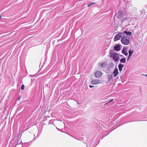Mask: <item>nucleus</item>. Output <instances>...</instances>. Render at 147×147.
I'll return each mask as SVG.
<instances>
[{
    "label": "nucleus",
    "mask_w": 147,
    "mask_h": 147,
    "mask_svg": "<svg viewBox=\"0 0 147 147\" xmlns=\"http://www.w3.org/2000/svg\"><path fill=\"white\" fill-rule=\"evenodd\" d=\"M119 72L118 69L115 68L113 73V75L114 77H116L118 74Z\"/></svg>",
    "instance_id": "1a4fd4ad"
},
{
    "label": "nucleus",
    "mask_w": 147,
    "mask_h": 147,
    "mask_svg": "<svg viewBox=\"0 0 147 147\" xmlns=\"http://www.w3.org/2000/svg\"><path fill=\"white\" fill-rule=\"evenodd\" d=\"M123 12L122 10H121L119 11L118 12V14H117L116 17H117L119 19L121 20V16L123 14Z\"/></svg>",
    "instance_id": "0eeeda50"
},
{
    "label": "nucleus",
    "mask_w": 147,
    "mask_h": 147,
    "mask_svg": "<svg viewBox=\"0 0 147 147\" xmlns=\"http://www.w3.org/2000/svg\"><path fill=\"white\" fill-rule=\"evenodd\" d=\"M109 53L110 57H112L114 61L116 62L118 61L119 57L117 53L113 54V51L112 50H110Z\"/></svg>",
    "instance_id": "f03ea898"
},
{
    "label": "nucleus",
    "mask_w": 147,
    "mask_h": 147,
    "mask_svg": "<svg viewBox=\"0 0 147 147\" xmlns=\"http://www.w3.org/2000/svg\"><path fill=\"white\" fill-rule=\"evenodd\" d=\"M123 32V34L124 33H125L126 34V35H127L131 36L132 34V33L131 32H128L127 31L125 30L123 32Z\"/></svg>",
    "instance_id": "ddd939ff"
},
{
    "label": "nucleus",
    "mask_w": 147,
    "mask_h": 147,
    "mask_svg": "<svg viewBox=\"0 0 147 147\" xmlns=\"http://www.w3.org/2000/svg\"><path fill=\"white\" fill-rule=\"evenodd\" d=\"M130 57L131 56H129H129L127 58V61H128L129 60V58H130Z\"/></svg>",
    "instance_id": "aec40b11"
},
{
    "label": "nucleus",
    "mask_w": 147,
    "mask_h": 147,
    "mask_svg": "<svg viewBox=\"0 0 147 147\" xmlns=\"http://www.w3.org/2000/svg\"><path fill=\"white\" fill-rule=\"evenodd\" d=\"M114 49L117 51H118L120 50V46L119 45H117L114 46Z\"/></svg>",
    "instance_id": "9d476101"
},
{
    "label": "nucleus",
    "mask_w": 147,
    "mask_h": 147,
    "mask_svg": "<svg viewBox=\"0 0 147 147\" xmlns=\"http://www.w3.org/2000/svg\"><path fill=\"white\" fill-rule=\"evenodd\" d=\"M129 16H127L125 15H124L122 17H121V20L123 22L125 20H129Z\"/></svg>",
    "instance_id": "6e6552de"
},
{
    "label": "nucleus",
    "mask_w": 147,
    "mask_h": 147,
    "mask_svg": "<svg viewBox=\"0 0 147 147\" xmlns=\"http://www.w3.org/2000/svg\"><path fill=\"white\" fill-rule=\"evenodd\" d=\"M23 132V131H21L20 132V133H21V134H22Z\"/></svg>",
    "instance_id": "393cba45"
},
{
    "label": "nucleus",
    "mask_w": 147,
    "mask_h": 147,
    "mask_svg": "<svg viewBox=\"0 0 147 147\" xmlns=\"http://www.w3.org/2000/svg\"><path fill=\"white\" fill-rule=\"evenodd\" d=\"M95 3H91L90 4H91V5H92L94 4Z\"/></svg>",
    "instance_id": "b1692460"
},
{
    "label": "nucleus",
    "mask_w": 147,
    "mask_h": 147,
    "mask_svg": "<svg viewBox=\"0 0 147 147\" xmlns=\"http://www.w3.org/2000/svg\"><path fill=\"white\" fill-rule=\"evenodd\" d=\"M102 74V73L101 71H98L95 72L94 76L96 78H98L100 77Z\"/></svg>",
    "instance_id": "39448f33"
},
{
    "label": "nucleus",
    "mask_w": 147,
    "mask_h": 147,
    "mask_svg": "<svg viewBox=\"0 0 147 147\" xmlns=\"http://www.w3.org/2000/svg\"><path fill=\"white\" fill-rule=\"evenodd\" d=\"M24 85L22 84L21 87V89L22 90H23L24 89Z\"/></svg>",
    "instance_id": "a211bd4d"
},
{
    "label": "nucleus",
    "mask_w": 147,
    "mask_h": 147,
    "mask_svg": "<svg viewBox=\"0 0 147 147\" xmlns=\"http://www.w3.org/2000/svg\"><path fill=\"white\" fill-rule=\"evenodd\" d=\"M109 103V102H107V103H105V104H104V106H105L106 105L107 103Z\"/></svg>",
    "instance_id": "5701e85b"
},
{
    "label": "nucleus",
    "mask_w": 147,
    "mask_h": 147,
    "mask_svg": "<svg viewBox=\"0 0 147 147\" xmlns=\"http://www.w3.org/2000/svg\"><path fill=\"white\" fill-rule=\"evenodd\" d=\"M31 142H29L25 143H24V146H30Z\"/></svg>",
    "instance_id": "4468645a"
},
{
    "label": "nucleus",
    "mask_w": 147,
    "mask_h": 147,
    "mask_svg": "<svg viewBox=\"0 0 147 147\" xmlns=\"http://www.w3.org/2000/svg\"><path fill=\"white\" fill-rule=\"evenodd\" d=\"M20 97L19 96V100H20Z\"/></svg>",
    "instance_id": "bb28decb"
},
{
    "label": "nucleus",
    "mask_w": 147,
    "mask_h": 147,
    "mask_svg": "<svg viewBox=\"0 0 147 147\" xmlns=\"http://www.w3.org/2000/svg\"><path fill=\"white\" fill-rule=\"evenodd\" d=\"M89 87L90 88H92V87H94V86H92L91 85H89Z\"/></svg>",
    "instance_id": "412c9836"
},
{
    "label": "nucleus",
    "mask_w": 147,
    "mask_h": 147,
    "mask_svg": "<svg viewBox=\"0 0 147 147\" xmlns=\"http://www.w3.org/2000/svg\"><path fill=\"white\" fill-rule=\"evenodd\" d=\"M129 38L127 36H123L121 39V43L125 45H127L130 43Z\"/></svg>",
    "instance_id": "f257e3e1"
},
{
    "label": "nucleus",
    "mask_w": 147,
    "mask_h": 147,
    "mask_svg": "<svg viewBox=\"0 0 147 147\" xmlns=\"http://www.w3.org/2000/svg\"><path fill=\"white\" fill-rule=\"evenodd\" d=\"M124 66V65L122 64L121 63H120L118 64V67L120 71H121L122 70Z\"/></svg>",
    "instance_id": "9b49d317"
},
{
    "label": "nucleus",
    "mask_w": 147,
    "mask_h": 147,
    "mask_svg": "<svg viewBox=\"0 0 147 147\" xmlns=\"http://www.w3.org/2000/svg\"><path fill=\"white\" fill-rule=\"evenodd\" d=\"M91 5V4L90 3V4H89L88 5V6L89 7H90V5Z\"/></svg>",
    "instance_id": "4be33fe9"
},
{
    "label": "nucleus",
    "mask_w": 147,
    "mask_h": 147,
    "mask_svg": "<svg viewBox=\"0 0 147 147\" xmlns=\"http://www.w3.org/2000/svg\"><path fill=\"white\" fill-rule=\"evenodd\" d=\"M1 18V16H0V19Z\"/></svg>",
    "instance_id": "cd10ccee"
},
{
    "label": "nucleus",
    "mask_w": 147,
    "mask_h": 147,
    "mask_svg": "<svg viewBox=\"0 0 147 147\" xmlns=\"http://www.w3.org/2000/svg\"><path fill=\"white\" fill-rule=\"evenodd\" d=\"M145 75L147 77V74H145Z\"/></svg>",
    "instance_id": "a878e982"
},
{
    "label": "nucleus",
    "mask_w": 147,
    "mask_h": 147,
    "mask_svg": "<svg viewBox=\"0 0 147 147\" xmlns=\"http://www.w3.org/2000/svg\"><path fill=\"white\" fill-rule=\"evenodd\" d=\"M134 52L133 51H131L130 49L129 51V56H131L133 54Z\"/></svg>",
    "instance_id": "dca6fc26"
},
{
    "label": "nucleus",
    "mask_w": 147,
    "mask_h": 147,
    "mask_svg": "<svg viewBox=\"0 0 147 147\" xmlns=\"http://www.w3.org/2000/svg\"><path fill=\"white\" fill-rule=\"evenodd\" d=\"M113 75L112 74H109L107 75V79L108 81H109L113 79Z\"/></svg>",
    "instance_id": "f8f14e48"
},
{
    "label": "nucleus",
    "mask_w": 147,
    "mask_h": 147,
    "mask_svg": "<svg viewBox=\"0 0 147 147\" xmlns=\"http://www.w3.org/2000/svg\"><path fill=\"white\" fill-rule=\"evenodd\" d=\"M103 82L102 80H100L98 79H96L92 80L91 82V83L92 85H96L99 83H102Z\"/></svg>",
    "instance_id": "20e7f679"
},
{
    "label": "nucleus",
    "mask_w": 147,
    "mask_h": 147,
    "mask_svg": "<svg viewBox=\"0 0 147 147\" xmlns=\"http://www.w3.org/2000/svg\"><path fill=\"white\" fill-rule=\"evenodd\" d=\"M125 59L124 58H121V59L120 60V62L121 63H124L125 62Z\"/></svg>",
    "instance_id": "f3484780"
},
{
    "label": "nucleus",
    "mask_w": 147,
    "mask_h": 147,
    "mask_svg": "<svg viewBox=\"0 0 147 147\" xmlns=\"http://www.w3.org/2000/svg\"><path fill=\"white\" fill-rule=\"evenodd\" d=\"M107 65V62L104 61L99 63L98 66L100 68H104Z\"/></svg>",
    "instance_id": "423d86ee"
},
{
    "label": "nucleus",
    "mask_w": 147,
    "mask_h": 147,
    "mask_svg": "<svg viewBox=\"0 0 147 147\" xmlns=\"http://www.w3.org/2000/svg\"><path fill=\"white\" fill-rule=\"evenodd\" d=\"M122 52L123 54L126 56H127L128 55V53L124 49L122 50Z\"/></svg>",
    "instance_id": "2eb2a0df"
},
{
    "label": "nucleus",
    "mask_w": 147,
    "mask_h": 147,
    "mask_svg": "<svg viewBox=\"0 0 147 147\" xmlns=\"http://www.w3.org/2000/svg\"><path fill=\"white\" fill-rule=\"evenodd\" d=\"M113 100V99H112L110 101H109L108 102L109 103V102H111Z\"/></svg>",
    "instance_id": "6ab92c4d"
},
{
    "label": "nucleus",
    "mask_w": 147,
    "mask_h": 147,
    "mask_svg": "<svg viewBox=\"0 0 147 147\" xmlns=\"http://www.w3.org/2000/svg\"><path fill=\"white\" fill-rule=\"evenodd\" d=\"M124 35L123 32L119 33L116 34L114 37V41H116L119 40L120 38Z\"/></svg>",
    "instance_id": "7ed1b4c3"
}]
</instances>
